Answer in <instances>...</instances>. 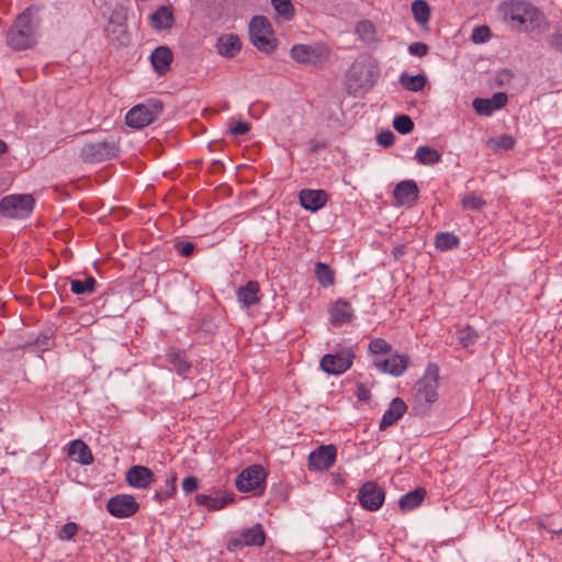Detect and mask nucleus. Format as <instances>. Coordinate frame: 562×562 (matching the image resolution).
Returning a JSON list of instances; mask_svg holds the SVG:
<instances>
[{"mask_svg": "<svg viewBox=\"0 0 562 562\" xmlns=\"http://www.w3.org/2000/svg\"><path fill=\"white\" fill-rule=\"evenodd\" d=\"M393 126L398 133L406 135L414 130V122L408 115L402 114L394 119Z\"/></svg>", "mask_w": 562, "mask_h": 562, "instance_id": "43", "label": "nucleus"}, {"mask_svg": "<svg viewBox=\"0 0 562 562\" xmlns=\"http://www.w3.org/2000/svg\"><path fill=\"white\" fill-rule=\"evenodd\" d=\"M487 145L493 150L504 149L509 150L515 146V139L512 135L503 134L496 138H490Z\"/></svg>", "mask_w": 562, "mask_h": 562, "instance_id": "39", "label": "nucleus"}, {"mask_svg": "<svg viewBox=\"0 0 562 562\" xmlns=\"http://www.w3.org/2000/svg\"><path fill=\"white\" fill-rule=\"evenodd\" d=\"M271 4L278 14V21L289 22L295 15V9L291 0H271Z\"/></svg>", "mask_w": 562, "mask_h": 562, "instance_id": "32", "label": "nucleus"}, {"mask_svg": "<svg viewBox=\"0 0 562 562\" xmlns=\"http://www.w3.org/2000/svg\"><path fill=\"white\" fill-rule=\"evenodd\" d=\"M34 207V199L30 194H11L0 201V215L9 218H26Z\"/></svg>", "mask_w": 562, "mask_h": 562, "instance_id": "6", "label": "nucleus"}, {"mask_svg": "<svg viewBox=\"0 0 562 562\" xmlns=\"http://www.w3.org/2000/svg\"><path fill=\"white\" fill-rule=\"evenodd\" d=\"M353 318L351 304L344 299H338L330 308V323L341 325L350 323Z\"/></svg>", "mask_w": 562, "mask_h": 562, "instance_id": "26", "label": "nucleus"}, {"mask_svg": "<svg viewBox=\"0 0 562 562\" xmlns=\"http://www.w3.org/2000/svg\"><path fill=\"white\" fill-rule=\"evenodd\" d=\"M249 38L259 50L270 53L276 47L273 31L267 18L257 15L249 23Z\"/></svg>", "mask_w": 562, "mask_h": 562, "instance_id": "4", "label": "nucleus"}, {"mask_svg": "<svg viewBox=\"0 0 562 562\" xmlns=\"http://www.w3.org/2000/svg\"><path fill=\"white\" fill-rule=\"evenodd\" d=\"M548 44L550 48L562 54V33L555 32L549 35Z\"/></svg>", "mask_w": 562, "mask_h": 562, "instance_id": "49", "label": "nucleus"}, {"mask_svg": "<svg viewBox=\"0 0 562 562\" xmlns=\"http://www.w3.org/2000/svg\"><path fill=\"white\" fill-rule=\"evenodd\" d=\"M172 58V52L167 46H158L154 49L150 55V61L157 75L164 76L170 70Z\"/></svg>", "mask_w": 562, "mask_h": 562, "instance_id": "23", "label": "nucleus"}, {"mask_svg": "<svg viewBox=\"0 0 562 562\" xmlns=\"http://www.w3.org/2000/svg\"><path fill=\"white\" fill-rule=\"evenodd\" d=\"M507 16L521 25L528 26L540 24L541 13L531 3L526 1L512 0L507 7Z\"/></svg>", "mask_w": 562, "mask_h": 562, "instance_id": "8", "label": "nucleus"}, {"mask_svg": "<svg viewBox=\"0 0 562 562\" xmlns=\"http://www.w3.org/2000/svg\"><path fill=\"white\" fill-rule=\"evenodd\" d=\"M234 501L233 494L221 493L215 491L213 494H196L194 502L198 506L205 507L210 510H218Z\"/></svg>", "mask_w": 562, "mask_h": 562, "instance_id": "21", "label": "nucleus"}, {"mask_svg": "<svg viewBox=\"0 0 562 562\" xmlns=\"http://www.w3.org/2000/svg\"><path fill=\"white\" fill-rule=\"evenodd\" d=\"M173 247L176 251L183 257L192 256L196 248L194 243L186 240H176Z\"/></svg>", "mask_w": 562, "mask_h": 562, "instance_id": "46", "label": "nucleus"}, {"mask_svg": "<svg viewBox=\"0 0 562 562\" xmlns=\"http://www.w3.org/2000/svg\"><path fill=\"white\" fill-rule=\"evenodd\" d=\"M419 195V189L414 180H403L396 184L393 196L397 205L413 206Z\"/></svg>", "mask_w": 562, "mask_h": 562, "instance_id": "18", "label": "nucleus"}, {"mask_svg": "<svg viewBox=\"0 0 562 562\" xmlns=\"http://www.w3.org/2000/svg\"><path fill=\"white\" fill-rule=\"evenodd\" d=\"M78 532V525L76 522H67L63 526L59 532V539L71 540Z\"/></svg>", "mask_w": 562, "mask_h": 562, "instance_id": "47", "label": "nucleus"}, {"mask_svg": "<svg viewBox=\"0 0 562 562\" xmlns=\"http://www.w3.org/2000/svg\"><path fill=\"white\" fill-rule=\"evenodd\" d=\"M426 82H427V78L422 74L414 75V76H408L406 74H403L400 77V83L402 85V87L404 89H406L408 91H413V92L422 91L425 88Z\"/></svg>", "mask_w": 562, "mask_h": 562, "instance_id": "34", "label": "nucleus"}, {"mask_svg": "<svg viewBox=\"0 0 562 562\" xmlns=\"http://www.w3.org/2000/svg\"><path fill=\"white\" fill-rule=\"evenodd\" d=\"M314 273L318 283L323 286H330L335 282L334 271L325 262H316L314 267Z\"/></svg>", "mask_w": 562, "mask_h": 562, "instance_id": "36", "label": "nucleus"}, {"mask_svg": "<svg viewBox=\"0 0 562 562\" xmlns=\"http://www.w3.org/2000/svg\"><path fill=\"white\" fill-rule=\"evenodd\" d=\"M392 252L395 259H400L405 255V248L404 246H396Z\"/></svg>", "mask_w": 562, "mask_h": 562, "instance_id": "55", "label": "nucleus"}, {"mask_svg": "<svg viewBox=\"0 0 562 562\" xmlns=\"http://www.w3.org/2000/svg\"><path fill=\"white\" fill-rule=\"evenodd\" d=\"M41 8L32 4L16 15L5 33L7 45L16 52L33 48L40 40Z\"/></svg>", "mask_w": 562, "mask_h": 562, "instance_id": "1", "label": "nucleus"}, {"mask_svg": "<svg viewBox=\"0 0 562 562\" xmlns=\"http://www.w3.org/2000/svg\"><path fill=\"white\" fill-rule=\"evenodd\" d=\"M216 49L221 56L233 58L241 49L240 38L236 34H224L217 38Z\"/></svg>", "mask_w": 562, "mask_h": 562, "instance_id": "25", "label": "nucleus"}, {"mask_svg": "<svg viewBox=\"0 0 562 562\" xmlns=\"http://www.w3.org/2000/svg\"><path fill=\"white\" fill-rule=\"evenodd\" d=\"M182 490L186 492V493H192L194 491L198 490L199 487V480L193 476V475H189V476H186L182 481Z\"/></svg>", "mask_w": 562, "mask_h": 562, "instance_id": "51", "label": "nucleus"}, {"mask_svg": "<svg viewBox=\"0 0 562 562\" xmlns=\"http://www.w3.org/2000/svg\"><path fill=\"white\" fill-rule=\"evenodd\" d=\"M356 395H357V398L362 402H367L371 398L370 390L362 383L357 385Z\"/></svg>", "mask_w": 562, "mask_h": 562, "instance_id": "53", "label": "nucleus"}, {"mask_svg": "<svg viewBox=\"0 0 562 562\" xmlns=\"http://www.w3.org/2000/svg\"><path fill=\"white\" fill-rule=\"evenodd\" d=\"M507 101L505 92H496L490 99L475 98L472 105L479 115L491 116L495 111L503 109Z\"/></svg>", "mask_w": 562, "mask_h": 562, "instance_id": "17", "label": "nucleus"}, {"mask_svg": "<svg viewBox=\"0 0 562 562\" xmlns=\"http://www.w3.org/2000/svg\"><path fill=\"white\" fill-rule=\"evenodd\" d=\"M337 449L334 445L321 446L308 456V468L324 471L331 468L336 461Z\"/></svg>", "mask_w": 562, "mask_h": 562, "instance_id": "14", "label": "nucleus"}, {"mask_svg": "<svg viewBox=\"0 0 562 562\" xmlns=\"http://www.w3.org/2000/svg\"><path fill=\"white\" fill-rule=\"evenodd\" d=\"M49 340L50 337L48 335H41L35 338L34 345L42 349H45L47 348Z\"/></svg>", "mask_w": 562, "mask_h": 562, "instance_id": "54", "label": "nucleus"}, {"mask_svg": "<svg viewBox=\"0 0 562 562\" xmlns=\"http://www.w3.org/2000/svg\"><path fill=\"white\" fill-rule=\"evenodd\" d=\"M412 12L414 19L420 24L427 23L430 19V8L424 0H415L412 3Z\"/></svg>", "mask_w": 562, "mask_h": 562, "instance_id": "38", "label": "nucleus"}, {"mask_svg": "<svg viewBox=\"0 0 562 562\" xmlns=\"http://www.w3.org/2000/svg\"><path fill=\"white\" fill-rule=\"evenodd\" d=\"M491 37V30L488 26H476L472 31L471 40L475 44L484 43Z\"/></svg>", "mask_w": 562, "mask_h": 562, "instance_id": "45", "label": "nucleus"}, {"mask_svg": "<svg viewBox=\"0 0 562 562\" xmlns=\"http://www.w3.org/2000/svg\"><path fill=\"white\" fill-rule=\"evenodd\" d=\"M155 481L154 472L144 465H133L126 472V482L135 488L145 490Z\"/></svg>", "mask_w": 562, "mask_h": 562, "instance_id": "20", "label": "nucleus"}, {"mask_svg": "<svg viewBox=\"0 0 562 562\" xmlns=\"http://www.w3.org/2000/svg\"><path fill=\"white\" fill-rule=\"evenodd\" d=\"M415 157L420 165L434 166L442 159L441 154L430 146H419L416 149Z\"/></svg>", "mask_w": 562, "mask_h": 562, "instance_id": "31", "label": "nucleus"}, {"mask_svg": "<svg viewBox=\"0 0 562 562\" xmlns=\"http://www.w3.org/2000/svg\"><path fill=\"white\" fill-rule=\"evenodd\" d=\"M291 57L301 64L315 65L321 61L324 48L305 44H295L290 50Z\"/></svg>", "mask_w": 562, "mask_h": 562, "instance_id": "19", "label": "nucleus"}, {"mask_svg": "<svg viewBox=\"0 0 562 562\" xmlns=\"http://www.w3.org/2000/svg\"><path fill=\"white\" fill-rule=\"evenodd\" d=\"M457 335H458L459 342L464 348H468V347L474 345L477 339L476 330L470 325H467V326L460 328L458 330Z\"/></svg>", "mask_w": 562, "mask_h": 562, "instance_id": "40", "label": "nucleus"}, {"mask_svg": "<svg viewBox=\"0 0 562 562\" xmlns=\"http://www.w3.org/2000/svg\"><path fill=\"white\" fill-rule=\"evenodd\" d=\"M385 499V493L375 482L364 483L358 493L360 505L370 512L379 510Z\"/></svg>", "mask_w": 562, "mask_h": 562, "instance_id": "12", "label": "nucleus"}, {"mask_svg": "<svg viewBox=\"0 0 562 562\" xmlns=\"http://www.w3.org/2000/svg\"><path fill=\"white\" fill-rule=\"evenodd\" d=\"M394 139L395 135L391 131H382L376 136L378 144L384 147H390L391 145H393Z\"/></svg>", "mask_w": 562, "mask_h": 562, "instance_id": "48", "label": "nucleus"}, {"mask_svg": "<svg viewBox=\"0 0 562 562\" xmlns=\"http://www.w3.org/2000/svg\"><path fill=\"white\" fill-rule=\"evenodd\" d=\"M68 456L82 465L93 462V456L89 446L81 439H75L68 445Z\"/></svg>", "mask_w": 562, "mask_h": 562, "instance_id": "27", "label": "nucleus"}, {"mask_svg": "<svg viewBox=\"0 0 562 562\" xmlns=\"http://www.w3.org/2000/svg\"><path fill=\"white\" fill-rule=\"evenodd\" d=\"M8 150V145L5 142H3L2 139H0V156H2L3 154H5Z\"/></svg>", "mask_w": 562, "mask_h": 562, "instance_id": "56", "label": "nucleus"}, {"mask_svg": "<svg viewBox=\"0 0 562 562\" xmlns=\"http://www.w3.org/2000/svg\"><path fill=\"white\" fill-rule=\"evenodd\" d=\"M426 496V490L424 487H417L412 492H408L401 496L398 506L402 512H409L417 508Z\"/></svg>", "mask_w": 562, "mask_h": 562, "instance_id": "30", "label": "nucleus"}, {"mask_svg": "<svg viewBox=\"0 0 562 562\" xmlns=\"http://www.w3.org/2000/svg\"><path fill=\"white\" fill-rule=\"evenodd\" d=\"M317 148H319V145H315L313 146V149L316 150Z\"/></svg>", "mask_w": 562, "mask_h": 562, "instance_id": "57", "label": "nucleus"}, {"mask_svg": "<svg viewBox=\"0 0 562 562\" xmlns=\"http://www.w3.org/2000/svg\"><path fill=\"white\" fill-rule=\"evenodd\" d=\"M151 24L157 30H167L173 25V12L170 7L161 5L150 15Z\"/></svg>", "mask_w": 562, "mask_h": 562, "instance_id": "29", "label": "nucleus"}, {"mask_svg": "<svg viewBox=\"0 0 562 562\" xmlns=\"http://www.w3.org/2000/svg\"><path fill=\"white\" fill-rule=\"evenodd\" d=\"M461 205L464 210L480 211L486 206V202L472 192L462 198Z\"/></svg>", "mask_w": 562, "mask_h": 562, "instance_id": "42", "label": "nucleus"}, {"mask_svg": "<svg viewBox=\"0 0 562 562\" xmlns=\"http://www.w3.org/2000/svg\"><path fill=\"white\" fill-rule=\"evenodd\" d=\"M353 359V350L351 348H344L336 353L324 355L321 359V368L328 374H342L351 368Z\"/></svg>", "mask_w": 562, "mask_h": 562, "instance_id": "7", "label": "nucleus"}, {"mask_svg": "<svg viewBox=\"0 0 562 562\" xmlns=\"http://www.w3.org/2000/svg\"><path fill=\"white\" fill-rule=\"evenodd\" d=\"M106 509L113 517L127 518L138 512L139 504L133 495L117 494L108 501Z\"/></svg>", "mask_w": 562, "mask_h": 562, "instance_id": "10", "label": "nucleus"}, {"mask_svg": "<svg viewBox=\"0 0 562 562\" xmlns=\"http://www.w3.org/2000/svg\"><path fill=\"white\" fill-rule=\"evenodd\" d=\"M380 75L379 67L374 61L356 63L351 69V79L357 82L358 88L370 90Z\"/></svg>", "mask_w": 562, "mask_h": 562, "instance_id": "11", "label": "nucleus"}, {"mask_svg": "<svg viewBox=\"0 0 562 562\" xmlns=\"http://www.w3.org/2000/svg\"><path fill=\"white\" fill-rule=\"evenodd\" d=\"M164 110L160 101H151L146 104L133 106L125 116V122L134 128H143L156 121Z\"/></svg>", "mask_w": 562, "mask_h": 562, "instance_id": "5", "label": "nucleus"}, {"mask_svg": "<svg viewBox=\"0 0 562 562\" xmlns=\"http://www.w3.org/2000/svg\"><path fill=\"white\" fill-rule=\"evenodd\" d=\"M119 154V142L114 138L88 142L80 149V158L86 164H100L116 158Z\"/></svg>", "mask_w": 562, "mask_h": 562, "instance_id": "3", "label": "nucleus"}, {"mask_svg": "<svg viewBox=\"0 0 562 562\" xmlns=\"http://www.w3.org/2000/svg\"><path fill=\"white\" fill-rule=\"evenodd\" d=\"M407 411L406 403L401 397H395L390 403L380 422V430H385L403 417Z\"/></svg>", "mask_w": 562, "mask_h": 562, "instance_id": "22", "label": "nucleus"}, {"mask_svg": "<svg viewBox=\"0 0 562 562\" xmlns=\"http://www.w3.org/2000/svg\"><path fill=\"white\" fill-rule=\"evenodd\" d=\"M299 200L304 210L315 213L327 204L329 195L322 189H302L299 192Z\"/></svg>", "mask_w": 562, "mask_h": 562, "instance_id": "16", "label": "nucleus"}, {"mask_svg": "<svg viewBox=\"0 0 562 562\" xmlns=\"http://www.w3.org/2000/svg\"><path fill=\"white\" fill-rule=\"evenodd\" d=\"M409 358L406 355H393L387 359L375 358L373 367L381 373H387L393 376H401L408 367Z\"/></svg>", "mask_w": 562, "mask_h": 562, "instance_id": "15", "label": "nucleus"}, {"mask_svg": "<svg viewBox=\"0 0 562 562\" xmlns=\"http://www.w3.org/2000/svg\"><path fill=\"white\" fill-rule=\"evenodd\" d=\"M435 245L441 251L452 250L460 246V238L453 233L442 232L436 235Z\"/></svg>", "mask_w": 562, "mask_h": 562, "instance_id": "33", "label": "nucleus"}, {"mask_svg": "<svg viewBox=\"0 0 562 562\" xmlns=\"http://www.w3.org/2000/svg\"><path fill=\"white\" fill-rule=\"evenodd\" d=\"M250 130V124L247 122L239 121L234 126L229 128L231 134L237 136V135H244Z\"/></svg>", "mask_w": 562, "mask_h": 562, "instance_id": "52", "label": "nucleus"}, {"mask_svg": "<svg viewBox=\"0 0 562 562\" xmlns=\"http://www.w3.org/2000/svg\"><path fill=\"white\" fill-rule=\"evenodd\" d=\"M438 387L439 368L430 363L415 386L413 411L416 415L426 416L430 413L432 404L438 400Z\"/></svg>", "mask_w": 562, "mask_h": 562, "instance_id": "2", "label": "nucleus"}, {"mask_svg": "<svg viewBox=\"0 0 562 562\" xmlns=\"http://www.w3.org/2000/svg\"><path fill=\"white\" fill-rule=\"evenodd\" d=\"M408 52L413 56L424 57L428 54V46L425 43H413L408 46Z\"/></svg>", "mask_w": 562, "mask_h": 562, "instance_id": "50", "label": "nucleus"}, {"mask_svg": "<svg viewBox=\"0 0 562 562\" xmlns=\"http://www.w3.org/2000/svg\"><path fill=\"white\" fill-rule=\"evenodd\" d=\"M266 533L260 524L243 529L236 537L227 542L228 551H236L244 547H261L265 544Z\"/></svg>", "mask_w": 562, "mask_h": 562, "instance_id": "9", "label": "nucleus"}, {"mask_svg": "<svg viewBox=\"0 0 562 562\" xmlns=\"http://www.w3.org/2000/svg\"><path fill=\"white\" fill-rule=\"evenodd\" d=\"M176 482H177V475L173 473L171 476L166 479V486L165 488L157 491L155 494V498L159 502H166L176 492Z\"/></svg>", "mask_w": 562, "mask_h": 562, "instance_id": "41", "label": "nucleus"}, {"mask_svg": "<svg viewBox=\"0 0 562 562\" xmlns=\"http://www.w3.org/2000/svg\"><path fill=\"white\" fill-rule=\"evenodd\" d=\"M369 351L373 355H386L392 351V346L383 338H374L369 344Z\"/></svg>", "mask_w": 562, "mask_h": 562, "instance_id": "44", "label": "nucleus"}, {"mask_svg": "<svg viewBox=\"0 0 562 562\" xmlns=\"http://www.w3.org/2000/svg\"><path fill=\"white\" fill-rule=\"evenodd\" d=\"M266 480V472L261 465H251L243 470L236 477L235 485L239 492L255 491Z\"/></svg>", "mask_w": 562, "mask_h": 562, "instance_id": "13", "label": "nucleus"}, {"mask_svg": "<svg viewBox=\"0 0 562 562\" xmlns=\"http://www.w3.org/2000/svg\"><path fill=\"white\" fill-rule=\"evenodd\" d=\"M259 283L254 280H250L244 286H240L236 292L240 306L243 308H249L250 306L259 303Z\"/></svg>", "mask_w": 562, "mask_h": 562, "instance_id": "24", "label": "nucleus"}, {"mask_svg": "<svg viewBox=\"0 0 562 562\" xmlns=\"http://www.w3.org/2000/svg\"><path fill=\"white\" fill-rule=\"evenodd\" d=\"M95 285L97 280L91 276H88L85 280L74 279L70 281V290L77 295L93 293Z\"/></svg>", "mask_w": 562, "mask_h": 562, "instance_id": "37", "label": "nucleus"}, {"mask_svg": "<svg viewBox=\"0 0 562 562\" xmlns=\"http://www.w3.org/2000/svg\"><path fill=\"white\" fill-rule=\"evenodd\" d=\"M356 33L366 44H372L376 42L375 26L368 20H363L357 23Z\"/></svg>", "mask_w": 562, "mask_h": 562, "instance_id": "35", "label": "nucleus"}, {"mask_svg": "<svg viewBox=\"0 0 562 562\" xmlns=\"http://www.w3.org/2000/svg\"><path fill=\"white\" fill-rule=\"evenodd\" d=\"M166 359L171 366V370L177 372L178 375L188 378L191 374L192 364L183 351H170L167 353Z\"/></svg>", "mask_w": 562, "mask_h": 562, "instance_id": "28", "label": "nucleus"}]
</instances>
